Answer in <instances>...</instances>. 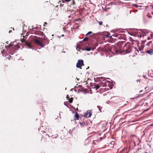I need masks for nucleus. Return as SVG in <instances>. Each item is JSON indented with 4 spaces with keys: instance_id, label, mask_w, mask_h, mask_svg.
Here are the masks:
<instances>
[{
    "instance_id": "obj_1",
    "label": "nucleus",
    "mask_w": 153,
    "mask_h": 153,
    "mask_svg": "<svg viewBox=\"0 0 153 153\" xmlns=\"http://www.w3.org/2000/svg\"><path fill=\"white\" fill-rule=\"evenodd\" d=\"M123 44V42H120L114 45L109 46L107 48V51L113 54L115 53L121 54L125 52L128 53L131 52L132 50V45L130 43L127 42L123 45V47L121 46Z\"/></svg>"
},
{
    "instance_id": "obj_2",
    "label": "nucleus",
    "mask_w": 153,
    "mask_h": 153,
    "mask_svg": "<svg viewBox=\"0 0 153 153\" xmlns=\"http://www.w3.org/2000/svg\"><path fill=\"white\" fill-rule=\"evenodd\" d=\"M102 86L105 87L106 88H105V91H106L112 88V83L110 81L107 80L103 84V85H102Z\"/></svg>"
},
{
    "instance_id": "obj_3",
    "label": "nucleus",
    "mask_w": 153,
    "mask_h": 153,
    "mask_svg": "<svg viewBox=\"0 0 153 153\" xmlns=\"http://www.w3.org/2000/svg\"><path fill=\"white\" fill-rule=\"evenodd\" d=\"M36 34L40 36L44 35L45 37L43 38V39H42V42L44 43V45H45L47 43H48V39L47 37H45V36L43 32L40 31H37L36 32Z\"/></svg>"
},
{
    "instance_id": "obj_4",
    "label": "nucleus",
    "mask_w": 153,
    "mask_h": 153,
    "mask_svg": "<svg viewBox=\"0 0 153 153\" xmlns=\"http://www.w3.org/2000/svg\"><path fill=\"white\" fill-rule=\"evenodd\" d=\"M8 47L10 48V49H11V48H12L14 50H16L20 48V46L18 44H17L16 42H12L9 44L8 46Z\"/></svg>"
},
{
    "instance_id": "obj_5",
    "label": "nucleus",
    "mask_w": 153,
    "mask_h": 153,
    "mask_svg": "<svg viewBox=\"0 0 153 153\" xmlns=\"http://www.w3.org/2000/svg\"><path fill=\"white\" fill-rule=\"evenodd\" d=\"M41 132L42 134V140H43L45 142H47L50 137L49 135L43 131H41Z\"/></svg>"
},
{
    "instance_id": "obj_6",
    "label": "nucleus",
    "mask_w": 153,
    "mask_h": 153,
    "mask_svg": "<svg viewBox=\"0 0 153 153\" xmlns=\"http://www.w3.org/2000/svg\"><path fill=\"white\" fill-rule=\"evenodd\" d=\"M34 42L37 45H38L42 47H43L44 45L43 44L44 43H42L38 39H34L33 40Z\"/></svg>"
},
{
    "instance_id": "obj_7",
    "label": "nucleus",
    "mask_w": 153,
    "mask_h": 153,
    "mask_svg": "<svg viewBox=\"0 0 153 153\" xmlns=\"http://www.w3.org/2000/svg\"><path fill=\"white\" fill-rule=\"evenodd\" d=\"M83 65H84L83 61L82 60L79 59L78 60L76 65V67L78 68H81Z\"/></svg>"
},
{
    "instance_id": "obj_8",
    "label": "nucleus",
    "mask_w": 153,
    "mask_h": 153,
    "mask_svg": "<svg viewBox=\"0 0 153 153\" xmlns=\"http://www.w3.org/2000/svg\"><path fill=\"white\" fill-rule=\"evenodd\" d=\"M99 80L100 81V85L102 86L103 85V84L107 80L105 77H100L99 78Z\"/></svg>"
},
{
    "instance_id": "obj_9",
    "label": "nucleus",
    "mask_w": 153,
    "mask_h": 153,
    "mask_svg": "<svg viewBox=\"0 0 153 153\" xmlns=\"http://www.w3.org/2000/svg\"><path fill=\"white\" fill-rule=\"evenodd\" d=\"M113 36L116 37V38H113L115 39H121V34H120L119 33H114L113 35H112Z\"/></svg>"
},
{
    "instance_id": "obj_10",
    "label": "nucleus",
    "mask_w": 153,
    "mask_h": 153,
    "mask_svg": "<svg viewBox=\"0 0 153 153\" xmlns=\"http://www.w3.org/2000/svg\"><path fill=\"white\" fill-rule=\"evenodd\" d=\"M92 115V112L90 111H88L84 114V116L87 118L90 117Z\"/></svg>"
},
{
    "instance_id": "obj_11",
    "label": "nucleus",
    "mask_w": 153,
    "mask_h": 153,
    "mask_svg": "<svg viewBox=\"0 0 153 153\" xmlns=\"http://www.w3.org/2000/svg\"><path fill=\"white\" fill-rule=\"evenodd\" d=\"M152 41H150L148 42L146 44V48L147 50H149L151 49V47L152 46ZM152 48H151V49Z\"/></svg>"
},
{
    "instance_id": "obj_12",
    "label": "nucleus",
    "mask_w": 153,
    "mask_h": 153,
    "mask_svg": "<svg viewBox=\"0 0 153 153\" xmlns=\"http://www.w3.org/2000/svg\"><path fill=\"white\" fill-rule=\"evenodd\" d=\"M81 90L82 91L84 92L85 93H88V91L87 89H85L82 86H81Z\"/></svg>"
},
{
    "instance_id": "obj_13",
    "label": "nucleus",
    "mask_w": 153,
    "mask_h": 153,
    "mask_svg": "<svg viewBox=\"0 0 153 153\" xmlns=\"http://www.w3.org/2000/svg\"><path fill=\"white\" fill-rule=\"evenodd\" d=\"M74 115H75V119L76 120H79V115L78 113L77 112H76V113Z\"/></svg>"
},
{
    "instance_id": "obj_14",
    "label": "nucleus",
    "mask_w": 153,
    "mask_h": 153,
    "mask_svg": "<svg viewBox=\"0 0 153 153\" xmlns=\"http://www.w3.org/2000/svg\"><path fill=\"white\" fill-rule=\"evenodd\" d=\"M101 86L100 85V83H99L98 84H97L96 85H95V86L94 87V88H95L96 90H97V89H98L100 88V86Z\"/></svg>"
},
{
    "instance_id": "obj_15",
    "label": "nucleus",
    "mask_w": 153,
    "mask_h": 153,
    "mask_svg": "<svg viewBox=\"0 0 153 153\" xmlns=\"http://www.w3.org/2000/svg\"><path fill=\"white\" fill-rule=\"evenodd\" d=\"M73 98L71 97L69 100L68 101L70 103H72L73 102Z\"/></svg>"
},
{
    "instance_id": "obj_16",
    "label": "nucleus",
    "mask_w": 153,
    "mask_h": 153,
    "mask_svg": "<svg viewBox=\"0 0 153 153\" xmlns=\"http://www.w3.org/2000/svg\"><path fill=\"white\" fill-rule=\"evenodd\" d=\"M48 133H50L51 132L52 130L51 128H48Z\"/></svg>"
},
{
    "instance_id": "obj_17",
    "label": "nucleus",
    "mask_w": 153,
    "mask_h": 153,
    "mask_svg": "<svg viewBox=\"0 0 153 153\" xmlns=\"http://www.w3.org/2000/svg\"><path fill=\"white\" fill-rule=\"evenodd\" d=\"M58 136V135L57 134L54 135H52L51 136V137L52 138H56V137H57Z\"/></svg>"
},
{
    "instance_id": "obj_18",
    "label": "nucleus",
    "mask_w": 153,
    "mask_h": 153,
    "mask_svg": "<svg viewBox=\"0 0 153 153\" xmlns=\"http://www.w3.org/2000/svg\"><path fill=\"white\" fill-rule=\"evenodd\" d=\"M25 44L27 46L30 47V45L29 43H28L26 41L25 42Z\"/></svg>"
},
{
    "instance_id": "obj_19",
    "label": "nucleus",
    "mask_w": 153,
    "mask_h": 153,
    "mask_svg": "<svg viewBox=\"0 0 153 153\" xmlns=\"http://www.w3.org/2000/svg\"><path fill=\"white\" fill-rule=\"evenodd\" d=\"M85 50L87 51H89L91 50V48H86Z\"/></svg>"
},
{
    "instance_id": "obj_20",
    "label": "nucleus",
    "mask_w": 153,
    "mask_h": 153,
    "mask_svg": "<svg viewBox=\"0 0 153 153\" xmlns=\"http://www.w3.org/2000/svg\"><path fill=\"white\" fill-rule=\"evenodd\" d=\"M91 33H92V32H91V31H89V32H88L86 34V36H88L91 34Z\"/></svg>"
},
{
    "instance_id": "obj_21",
    "label": "nucleus",
    "mask_w": 153,
    "mask_h": 153,
    "mask_svg": "<svg viewBox=\"0 0 153 153\" xmlns=\"http://www.w3.org/2000/svg\"><path fill=\"white\" fill-rule=\"evenodd\" d=\"M88 38L87 37H85L83 39V41H88Z\"/></svg>"
},
{
    "instance_id": "obj_22",
    "label": "nucleus",
    "mask_w": 153,
    "mask_h": 153,
    "mask_svg": "<svg viewBox=\"0 0 153 153\" xmlns=\"http://www.w3.org/2000/svg\"><path fill=\"white\" fill-rule=\"evenodd\" d=\"M98 22L100 25H102L103 22L102 21H98Z\"/></svg>"
},
{
    "instance_id": "obj_23",
    "label": "nucleus",
    "mask_w": 153,
    "mask_h": 153,
    "mask_svg": "<svg viewBox=\"0 0 153 153\" xmlns=\"http://www.w3.org/2000/svg\"><path fill=\"white\" fill-rule=\"evenodd\" d=\"M105 36L107 38V37H109L110 38H112V36H109V34H107L106 35H105Z\"/></svg>"
},
{
    "instance_id": "obj_24",
    "label": "nucleus",
    "mask_w": 153,
    "mask_h": 153,
    "mask_svg": "<svg viewBox=\"0 0 153 153\" xmlns=\"http://www.w3.org/2000/svg\"><path fill=\"white\" fill-rule=\"evenodd\" d=\"M72 4H71V5H73L75 4V2L74 1V0H72Z\"/></svg>"
},
{
    "instance_id": "obj_25",
    "label": "nucleus",
    "mask_w": 153,
    "mask_h": 153,
    "mask_svg": "<svg viewBox=\"0 0 153 153\" xmlns=\"http://www.w3.org/2000/svg\"><path fill=\"white\" fill-rule=\"evenodd\" d=\"M44 24L43 25V26H44V27H45V24L47 25V23L46 22H45L44 23Z\"/></svg>"
},
{
    "instance_id": "obj_26",
    "label": "nucleus",
    "mask_w": 153,
    "mask_h": 153,
    "mask_svg": "<svg viewBox=\"0 0 153 153\" xmlns=\"http://www.w3.org/2000/svg\"><path fill=\"white\" fill-rule=\"evenodd\" d=\"M14 53V51H13V52H11L10 53L12 55Z\"/></svg>"
},
{
    "instance_id": "obj_27",
    "label": "nucleus",
    "mask_w": 153,
    "mask_h": 153,
    "mask_svg": "<svg viewBox=\"0 0 153 153\" xmlns=\"http://www.w3.org/2000/svg\"><path fill=\"white\" fill-rule=\"evenodd\" d=\"M66 98L67 100H68L69 98V96L68 95H67Z\"/></svg>"
},
{
    "instance_id": "obj_28",
    "label": "nucleus",
    "mask_w": 153,
    "mask_h": 153,
    "mask_svg": "<svg viewBox=\"0 0 153 153\" xmlns=\"http://www.w3.org/2000/svg\"><path fill=\"white\" fill-rule=\"evenodd\" d=\"M25 41V39H23L22 40H21V41L22 42H24Z\"/></svg>"
},
{
    "instance_id": "obj_29",
    "label": "nucleus",
    "mask_w": 153,
    "mask_h": 153,
    "mask_svg": "<svg viewBox=\"0 0 153 153\" xmlns=\"http://www.w3.org/2000/svg\"><path fill=\"white\" fill-rule=\"evenodd\" d=\"M11 57L10 55V56H9L8 57H7V58H8L9 59H10V58Z\"/></svg>"
},
{
    "instance_id": "obj_30",
    "label": "nucleus",
    "mask_w": 153,
    "mask_h": 153,
    "mask_svg": "<svg viewBox=\"0 0 153 153\" xmlns=\"http://www.w3.org/2000/svg\"><path fill=\"white\" fill-rule=\"evenodd\" d=\"M11 32H12V30H10L9 31V33H10Z\"/></svg>"
},
{
    "instance_id": "obj_31",
    "label": "nucleus",
    "mask_w": 153,
    "mask_h": 153,
    "mask_svg": "<svg viewBox=\"0 0 153 153\" xmlns=\"http://www.w3.org/2000/svg\"><path fill=\"white\" fill-rule=\"evenodd\" d=\"M80 125H81V127H82V126H83V124H82V123H80Z\"/></svg>"
},
{
    "instance_id": "obj_32",
    "label": "nucleus",
    "mask_w": 153,
    "mask_h": 153,
    "mask_svg": "<svg viewBox=\"0 0 153 153\" xmlns=\"http://www.w3.org/2000/svg\"><path fill=\"white\" fill-rule=\"evenodd\" d=\"M146 42V40L143 41V43H144V42Z\"/></svg>"
},
{
    "instance_id": "obj_33",
    "label": "nucleus",
    "mask_w": 153,
    "mask_h": 153,
    "mask_svg": "<svg viewBox=\"0 0 153 153\" xmlns=\"http://www.w3.org/2000/svg\"><path fill=\"white\" fill-rule=\"evenodd\" d=\"M137 4H134V5L135 7H137Z\"/></svg>"
},
{
    "instance_id": "obj_34",
    "label": "nucleus",
    "mask_w": 153,
    "mask_h": 153,
    "mask_svg": "<svg viewBox=\"0 0 153 153\" xmlns=\"http://www.w3.org/2000/svg\"><path fill=\"white\" fill-rule=\"evenodd\" d=\"M147 88V87H145V89H146V88Z\"/></svg>"
},
{
    "instance_id": "obj_35",
    "label": "nucleus",
    "mask_w": 153,
    "mask_h": 153,
    "mask_svg": "<svg viewBox=\"0 0 153 153\" xmlns=\"http://www.w3.org/2000/svg\"><path fill=\"white\" fill-rule=\"evenodd\" d=\"M64 36V35L63 34L62 35V36Z\"/></svg>"
},
{
    "instance_id": "obj_36",
    "label": "nucleus",
    "mask_w": 153,
    "mask_h": 153,
    "mask_svg": "<svg viewBox=\"0 0 153 153\" xmlns=\"http://www.w3.org/2000/svg\"><path fill=\"white\" fill-rule=\"evenodd\" d=\"M150 39V38H148V39Z\"/></svg>"
},
{
    "instance_id": "obj_37",
    "label": "nucleus",
    "mask_w": 153,
    "mask_h": 153,
    "mask_svg": "<svg viewBox=\"0 0 153 153\" xmlns=\"http://www.w3.org/2000/svg\"><path fill=\"white\" fill-rule=\"evenodd\" d=\"M71 11H74V10H71Z\"/></svg>"
},
{
    "instance_id": "obj_38",
    "label": "nucleus",
    "mask_w": 153,
    "mask_h": 153,
    "mask_svg": "<svg viewBox=\"0 0 153 153\" xmlns=\"http://www.w3.org/2000/svg\"><path fill=\"white\" fill-rule=\"evenodd\" d=\"M13 30H14V28H13Z\"/></svg>"
}]
</instances>
